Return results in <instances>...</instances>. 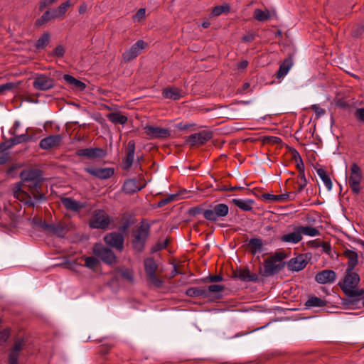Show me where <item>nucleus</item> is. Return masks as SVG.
Segmentation results:
<instances>
[{"label":"nucleus","mask_w":364,"mask_h":364,"mask_svg":"<svg viewBox=\"0 0 364 364\" xmlns=\"http://www.w3.org/2000/svg\"><path fill=\"white\" fill-rule=\"evenodd\" d=\"M21 181L14 184L12 188L14 196L28 208H33L35 203L48 200V186L44 184L46 179L43 171L38 168H27L20 173Z\"/></svg>","instance_id":"f257e3e1"},{"label":"nucleus","mask_w":364,"mask_h":364,"mask_svg":"<svg viewBox=\"0 0 364 364\" xmlns=\"http://www.w3.org/2000/svg\"><path fill=\"white\" fill-rule=\"evenodd\" d=\"M360 278L354 269H346L342 281L338 282V286L346 296L343 299V305L357 306L360 301V297L364 293V289H358Z\"/></svg>","instance_id":"f03ea898"},{"label":"nucleus","mask_w":364,"mask_h":364,"mask_svg":"<svg viewBox=\"0 0 364 364\" xmlns=\"http://www.w3.org/2000/svg\"><path fill=\"white\" fill-rule=\"evenodd\" d=\"M150 235V225L141 224L136 230L132 232V247L136 253L142 252L146 246V242Z\"/></svg>","instance_id":"7ed1b4c3"},{"label":"nucleus","mask_w":364,"mask_h":364,"mask_svg":"<svg viewBox=\"0 0 364 364\" xmlns=\"http://www.w3.org/2000/svg\"><path fill=\"white\" fill-rule=\"evenodd\" d=\"M92 252L96 257L100 258L106 264L112 266L117 262V256L113 250L102 243L95 244Z\"/></svg>","instance_id":"20e7f679"},{"label":"nucleus","mask_w":364,"mask_h":364,"mask_svg":"<svg viewBox=\"0 0 364 364\" xmlns=\"http://www.w3.org/2000/svg\"><path fill=\"white\" fill-rule=\"evenodd\" d=\"M144 265L147 280L156 288L162 287L164 282L156 274L159 266L154 257L146 258L144 260Z\"/></svg>","instance_id":"39448f33"},{"label":"nucleus","mask_w":364,"mask_h":364,"mask_svg":"<svg viewBox=\"0 0 364 364\" xmlns=\"http://www.w3.org/2000/svg\"><path fill=\"white\" fill-rule=\"evenodd\" d=\"M209 207L204 212V218L210 222H216L219 218L226 217L229 213V207L225 203L210 204Z\"/></svg>","instance_id":"423d86ee"},{"label":"nucleus","mask_w":364,"mask_h":364,"mask_svg":"<svg viewBox=\"0 0 364 364\" xmlns=\"http://www.w3.org/2000/svg\"><path fill=\"white\" fill-rule=\"evenodd\" d=\"M111 220L108 214L103 210H95L92 219L89 223L91 228L105 230L110 224Z\"/></svg>","instance_id":"0eeeda50"},{"label":"nucleus","mask_w":364,"mask_h":364,"mask_svg":"<svg viewBox=\"0 0 364 364\" xmlns=\"http://www.w3.org/2000/svg\"><path fill=\"white\" fill-rule=\"evenodd\" d=\"M363 178L362 171L360 166L353 163L350 166V175L348 178L349 186L354 194L360 192V183Z\"/></svg>","instance_id":"6e6552de"},{"label":"nucleus","mask_w":364,"mask_h":364,"mask_svg":"<svg viewBox=\"0 0 364 364\" xmlns=\"http://www.w3.org/2000/svg\"><path fill=\"white\" fill-rule=\"evenodd\" d=\"M270 258H267L264 261V268H259V274L264 277H271L277 274L282 271L286 265V262H280L276 264Z\"/></svg>","instance_id":"1a4fd4ad"},{"label":"nucleus","mask_w":364,"mask_h":364,"mask_svg":"<svg viewBox=\"0 0 364 364\" xmlns=\"http://www.w3.org/2000/svg\"><path fill=\"white\" fill-rule=\"evenodd\" d=\"M53 77L58 79H60L62 77L69 87L74 91H83L87 87L85 82L76 79L70 75L63 74V73L60 71H55L53 74Z\"/></svg>","instance_id":"9d476101"},{"label":"nucleus","mask_w":364,"mask_h":364,"mask_svg":"<svg viewBox=\"0 0 364 364\" xmlns=\"http://www.w3.org/2000/svg\"><path fill=\"white\" fill-rule=\"evenodd\" d=\"M107 151L102 148L94 147L77 149L75 154L90 160L102 159L107 156Z\"/></svg>","instance_id":"9b49d317"},{"label":"nucleus","mask_w":364,"mask_h":364,"mask_svg":"<svg viewBox=\"0 0 364 364\" xmlns=\"http://www.w3.org/2000/svg\"><path fill=\"white\" fill-rule=\"evenodd\" d=\"M213 133L212 131L203 130L198 133L190 135L186 139V142L191 146H201L213 138Z\"/></svg>","instance_id":"f8f14e48"},{"label":"nucleus","mask_w":364,"mask_h":364,"mask_svg":"<svg viewBox=\"0 0 364 364\" xmlns=\"http://www.w3.org/2000/svg\"><path fill=\"white\" fill-rule=\"evenodd\" d=\"M311 257L310 253L300 254L297 257L291 258L289 262H286V264L289 270L299 272L306 267L308 260Z\"/></svg>","instance_id":"ddd939ff"},{"label":"nucleus","mask_w":364,"mask_h":364,"mask_svg":"<svg viewBox=\"0 0 364 364\" xmlns=\"http://www.w3.org/2000/svg\"><path fill=\"white\" fill-rule=\"evenodd\" d=\"M55 80L45 74L37 75L33 82L35 90L46 91L55 87Z\"/></svg>","instance_id":"4468645a"},{"label":"nucleus","mask_w":364,"mask_h":364,"mask_svg":"<svg viewBox=\"0 0 364 364\" xmlns=\"http://www.w3.org/2000/svg\"><path fill=\"white\" fill-rule=\"evenodd\" d=\"M105 242L112 247L122 251L124 249V238L122 233L119 232H112L107 233L104 237Z\"/></svg>","instance_id":"2eb2a0df"},{"label":"nucleus","mask_w":364,"mask_h":364,"mask_svg":"<svg viewBox=\"0 0 364 364\" xmlns=\"http://www.w3.org/2000/svg\"><path fill=\"white\" fill-rule=\"evenodd\" d=\"M232 278L239 279L242 282H260V279L258 275L255 273L250 272L248 267L242 268H237L236 269L232 271Z\"/></svg>","instance_id":"dca6fc26"},{"label":"nucleus","mask_w":364,"mask_h":364,"mask_svg":"<svg viewBox=\"0 0 364 364\" xmlns=\"http://www.w3.org/2000/svg\"><path fill=\"white\" fill-rule=\"evenodd\" d=\"M146 46L147 43L143 40L137 41L129 50H127L123 53V60L125 62H128L136 58L139 55L141 50L144 49Z\"/></svg>","instance_id":"f3484780"},{"label":"nucleus","mask_w":364,"mask_h":364,"mask_svg":"<svg viewBox=\"0 0 364 364\" xmlns=\"http://www.w3.org/2000/svg\"><path fill=\"white\" fill-rule=\"evenodd\" d=\"M25 344L26 343L23 338H18L15 341L13 347L9 353V364H18L20 351L23 348Z\"/></svg>","instance_id":"a211bd4d"},{"label":"nucleus","mask_w":364,"mask_h":364,"mask_svg":"<svg viewBox=\"0 0 364 364\" xmlns=\"http://www.w3.org/2000/svg\"><path fill=\"white\" fill-rule=\"evenodd\" d=\"M62 141L63 137L60 134L50 135L40 141L39 146L42 149L49 150L58 147L61 144Z\"/></svg>","instance_id":"6ab92c4d"},{"label":"nucleus","mask_w":364,"mask_h":364,"mask_svg":"<svg viewBox=\"0 0 364 364\" xmlns=\"http://www.w3.org/2000/svg\"><path fill=\"white\" fill-rule=\"evenodd\" d=\"M85 171L90 175L100 179H108L111 178L114 173V168L87 167L85 168Z\"/></svg>","instance_id":"aec40b11"},{"label":"nucleus","mask_w":364,"mask_h":364,"mask_svg":"<svg viewBox=\"0 0 364 364\" xmlns=\"http://www.w3.org/2000/svg\"><path fill=\"white\" fill-rule=\"evenodd\" d=\"M144 129L145 133L151 139H167L171 136L168 129L154 126H147Z\"/></svg>","instance_id":"412c9836"},{"label":"nucleus","mask_w":364,"mask_h":364,"mask_svg":"<svg viewBox=\"0 0 364 364\" xmlns=\"http://www.w3.org/2000/svg\"><path fill=\"white\" fill-rule=\"evenodd\" d=\"M69 228L65 222H59L57 223H49L47 234H52L59 237H64L68 232Z\"/></svg>","instance_id":"4be33fe9"},{"label":"nucleus","mask_w":364,"mask_h":364,"mask_svg":"<svg viewBox=\"0 0 364 364\" xmlns=\"http://www.w3.org/2000/svg\"><path fill=\"white\" fill-rule=\"evenodd\" d=\"M336 279V274L333 270L324 269L318 272L315 276V280L321 284L333 283Z\"/></svg>","instance_id":"5701e85b"},{"label":"nucleus","mask_w":364,"mask_h":364,"mask_svg":"<svg viewBox=\"0 0 364 364\" xmlns=\"http://www.w3.org/2000/svg\"><path fill=\"white\" fill-rule=\"evenodd\" d=\"M134 153L135 142L134 140H130L127 144L126 157L122 161L124 170H128L132 166Z\"/></svg>","instance_id":"b1692460"},{"label":"nucleus","mask_w":364,"mask_h":364,"mask_svg":"<svg viewBox=\"0 0 364 364\" xmlns=\"http://www.w3.org/2000/svg\"><path fill=\"white\" fill-rule=\"evenodd\" d=\"M60 200L63 206L68 210H71L73 212H80V210L85 207V205L82 203L76 201L72 198L63 197L60 198Z\"/></svg>","instance_id":"393cba45"},{"label":"nucleus","mask_w":364,"mask_h":364,"mask_svg":"<svg viewBox=\"0 0 364 364\" xmlns=\"http://www.w3.org/2000/svg\"><path fill=\"white\" fill-rule=\"evenodd\" d=\"M343 255L348 259L346 269H354L358 264V253L353 250L346 249L343 253Z\"/></svg>","instance_id":"a878e982"},{"label":"nucleus","mask_w":364,"mask_h":364,"mask_svg":"<svg viewBox=\"0 0 364 364\" xmlns=\"http://www.w3.org/2000/svg\"><path fill=\"white\" fill-rule=\"evenodd\" d=\"M293 65V60L291 55H289L288 58H286L283 62L281 63L279 70L276 74V77L279 79L287 74L290 68Z\"/></svg>","instance_id":"bb28decb"},{"label":"nucleus","mask_w":364,"mask_h":364,"mask_svg":"<svg viewBox=\"0 0 364 364\" xmlns=\"http://www.w3.org/2000/svg\"><path fill=\"white\" fill-rule=\"evenodd\" d=\"M141 189V187L137 186L135 179H127L124 181L122 186V191L129 195H132Z\"/></svg>","instance_id":"cd10ccee"},{"label":"nucleus","mask_w":364,"mask_h":364,"mask_svg":"<svg viewBox=\"0 0 364 364\" xmlns=\"http://www.w3.org/2000/svg\"><path fill=\"white\" fill-rule=\"evenodd\" d=\"M250 252L255 255L257 252H262L263 250V242L262 239L254 237L251 238L248 242Z\"/></svg>","instance_id":"c85d7f7f"},{"label":"nucleus","mask_w":364,"mask_h":364,"mask_svg":"<svg viewBox=\"0 0 364 364\" xmlns=\"http://www.w3.org/2000/svg\"><path fill=\"white\" fill-rule=\"evenodd\" d=\"M181 92V90L177 87H170L163 90L162 95L164 98L177 100L182 96Z\"/></svg>","instance_id":"c756f323"},{"label":"nucleus","mask_w":364,"mask_h":364,"mask_svg":"<svg viewBox=\"0 0 364 364\" xmlns=\"http://www.w3.org/2000/svg\"><path fill=\"white\" fill-rule=\"evenodd\" d=\"M107 117L114 124H124L128 120L127 117L122 114L120 112L109 113L107 114Z\"/></svg>","instance_id":"7c9ffc66"},{"label":"nucleus","mask_w":364,"mask_h":364,"mask_svg":"<svg viewBox=\"0 0 364 364\" xmlns=\"http://www.w3.org/2000/svg\"><path fill=\"white\" fill-rule=\"evenodd\" d=\"M232 203L243 211H250L252 210V205L255 203L253 200L248 199L247 200L234 198Z\"/></svg>","instance_id":"2f4dec72"},{"label":"nucleus","mask_w":364,"mask_h":364,"mask_svg":"<svg viewBox=\"0 0 364 364\" xmlns=\"http://www.w3.org/2000/svg\"><path fill=\"white\" fill-rule=\"evenodd\" d=\"M302 239L301 235H300L299 230L284 235L280 237V240L284 242H291L298 243Z\"/></svg>","instance_id":"473e14b6"},{"label":"nucleus","mask_w":364,"mask_h":364,"mask_svg":"<svg viewBox=\"0 0 364 364\" xmlns=\"http://www.w3.org/2000/svg\"><path fill=\"white\" fill-rule=\"evenodd\" d=\"M296 162V168L299 171V176L298 177H299L301 179H304V183H301L299 186V189H298V192H301L304 188V187L307 185V180L305 177V174H304V162H303V160L302 159L301 160H298V161H295Z\"/></svg>","instance_id":"72a5a7b5"},{"label":"nucleus","mask_w":364,"mask_h":364,"mask_svg":"<svg viewBox=\"0 0 364 364\" xmlns=\"http://www.w3.org/2000/svg\"><path fill=\"white\" fill-rule=\"evenodd\" d=\"M326 305V301L321 299L316 296H309L305 303L306 308L310 307H323Z\"/></svg>","instance_id":"f704fd0d"},{"label":"nucleus","mask_w":364,"mask_h":364,"mask_svg":"<svg viewBox=\"0 0 364 364\" xmlns=\"http://www.w3.org/2000/svg\"><path fill=\"white\" fill-rule=\"evenodd\" d=\"M208 291L205 288L190 287L186 291V294L190 297L203 296L207 298Z\"/></svg>","instance_id":"c9c22d12"},{"label":"nucleus","mask_w":364,"mask_h":364,"mask_svg":"<svg viewBox=\"0 0 364 364\" xmlns=\"http://www.w3.org/2000/svg\"><path fill=\"white\" fill-rule=\"evenodd\" d=\"M225 289V286L220 284H211L209 285L206 291H208L207 298L210 296L212 293H215V299H220L223 297L222 294L220 293L222 291Z\"/></svg>","instance_id":"e433bc0d"},{"label":"nucleus","mask_w":364,"mask_h":364,"mask_svg":"<svg viewBox=\"0 0 364 364\" xmlns=\"http://www.w3.org/2000/svg\"><path fill=\"white\" fill-rule=\"evenodd\" d=\"M295 230H299L300 235L304 234L311 237L320 235V231L317 228L311 226H298Z\"/></svg>","instance_id":"4c0bfd02"},{"label":"nucleus","mask_w":364,"mask_h":364,"mask_svg":"<svg viewBox=\"0 0 364 364\" xmlns=\"http://www.w3.org/2000/svg\"><path fill=\"white\" fill-rule=\"evenodd\" d=\"M50 40V35L48 32H45L36 41L35 47L37 50L44 49L49 43Z\"/></svg>","instance_id":"58836bf2"},{"label":"nucleus","mask_w":364,"mask_h":364,"mask_svg":"<svg viewBox=\"0 0 364 364\" xmlns=\"http://www.w3.org/2000/svg\"><path fill=\"white\" fill-rule=\"evenodd\" d=\"M31 136L28 135L27 134H23L18 136H16L14 137H12L9 139L8 141L9 142V146L12 147L13 146L22 143V142H27L31 141Z\"/></svg>","instance_id":"ea45409f"},{"label":"nucleus","mask_w":364,"mask_h":364,"mask_svg":"<svg viewBox=\"0 0 364 364\" xmlns=\"http://www.w3.org/2000/svg\"><path fill=\"white\" fill-rule=\"evenodd\" d=\"M32 225L37 228L38 230H42L46 233L48 228H49V223H46L42 218L35 216L32 219Z\"/></svg>","instance_id":"a19ab883"},{"label":"nucleus","mask_w":364,"mask_h":364,"mask_svg":"<svg viewBox=\"0 0 364 364\" xmlns=\"http://www.w3.org/2000/svg\"><path fill=\"white\" fill-rule=\"evenodd\" d=\"M262 198L266 200H274V201H280V200H287L289 198V193H286L281 195H273L270 193H263L262 195Z\"/></svg>","instance_id":"79ce46f5"},{"label":"nucleus","mask_w":364,"mask_h":364,"mask_svg":"<svg viewBox=\"0 0 364 364\" xmlns=\"http://www.w3.org/2000/svg\"><path fill=\"white\" fill-rule=\"evenodd\" d=\"M317 173L321 178V179L323 181L324 184L326 185L327 189L328 191L331 190L332 188V182L331 179L329 177V176L327 174L326 171L323 168H318L317 169Z\"/></svg>","instance_id":"37998d69"},{"label":"nucleus","mask_w":364,"mask_h":364,"mask_svg":"<svg viewBox=\"0 0 364 364\" xmlns=\"http://www.w3.org/2000/svg\"><path fill=\"white\" fill-rule=\"evenodd\" d=\"M85 266L92 270H96L100 265V261L95 257H87L85 259Z\"/></svg>","instance_id":"c03bdc74"},{"label":"nucleus","mask_w":364,"mask_h":364,"mask_svg":"<svg viewBox=\"0 0 364 364\" xmlns=\"http://www.w3.org/2000/svg\"><path fill=\"white\" fill-rule=\"evenodd\" d=\"M230 11L229 4H223L215 6L212 10V15L215 16H220L223 13H228Z\"/></svg>","instance_id":"a18cd8bd"},{"label":"nucleus","mask_w":364,"mask_h":364,"mask_svg":"<svg viewBox=\"0 0 364 364\" xmlns=\"http://www.w3.org/2000/svg\"><path fill=\"white\" fill-rule=\"evenodd\" d=\"M52 20L50 16V11L49 10L43 13L41 18H38L35 22V26L41 27L45 23Z\"/></svg>","instance_id":"49530a36"},{"label":"nucleus","mask_w":364,"mask_h":364,"mask_svg":"<svg viewBox=\"0 0 364 364\" xmlns=\"http://www.w3.org/2000/svg\"><path fill=\"white\" fill-rule=\"evenodd\" d=\"M170 241L171 240H170L169 237H167L164 241V242H161L160 241H159L154 246L151 247V253L153 254V253L157 252L159 251H161L164 249H166L167 247V246L168 245V244L170 243Z\"/></svg>","instance_id":"de8ad7c7"},{"label":"nucleus","mask_w":364,"mask_h":364,"mask_svg":"<svg viewBox=\"0 0 364 364\" xmlns=\"http://www.w3.org/2000/svg\"><path fill=\"white\" fill-rule=\"evenodd\" d=\"M269 13L267 11H264L261 9H255L254 12V18L259 21H264L269 18Z\"/></svg>","instance_id":"09e8293b"},{"label":"nucleus","mask_w":364,"mask_h":364,"mask_svg":"<svg viewBox=\"0 0 364 364\" xmlns=\"http://www.w3.org/2000/svg\"><path fill=\"white\" fill-rule=\"evenodd\" d=\"M262 142L269 144H279L282 143V139L277 136H265L262 139Z\"/></svg>","instance_id":"8fccbe9b"},{"label":"nucleus","mask_w":364,"mask_h":364,"mask_svg":"<svg viewBox=\"0 0 364 364\" xmlns=\"http://www.w3.org/2000/svg\"><path fill=\"white\" fill-rule=\"evenodd\" d=\"M178 194L169 195L168 197L164 198V199L161 200L160 201H159L158 203L156 204V207L161 208V207L167 205L168 203L174 200L178 197Z\"/></svg>","instance_id":"3c124183"},{"label":"nucleus","mask_w":364,"mask_h":364,"mask_svg":"<svg viewBox=\"0 0 364 364\" xmlns=\"http://www.w3.org/2000/svg\"><path fill=\"white\" fill-rule=\"evenodd\" d=\"M203 282L208 283H215L219 282L223 280V277L222 275H209L208 277L203 278L201 279Z\"/></svg>","instance_id":"603ef678"},{"label":"nucleus","mask_w":364,"mask_h":364,"mask_svg":"<svg viewBox=\"0 0 364 364\" xmlns=\"http://www.w3.org/2000/svg\"><path fill=\"white\" fill-rule=\"evenodd\" d=\"M206 210V209H204L203 208V205H198L195 207H192L188 210V214L193 216L203 214L204 215V212Z\"/></svg>","instance_id":"864d4df0"},{"label":"nucleus","mask_w":364,"mask_h":364,"mask_svg":"<svg viewBox=\"0 0 364 364\" xmlns=\"http://www.w3.org/2000/svg\"><path fill=\"white\" fill-rule=\"evenodd\" d=\"M287 257V255L283 252H277L274 253V255L269 257L272 261L274 262H284L283 259H285Z\"/></svg>","instance_id":"5fc2aeb1"},{"label":"nucleus","mask_w":364,"mask_h":364,"mask_svg":"<svg viewBox=\"0 0 364 364\" xmlns=\"http://www.w3.org/2000/svg\"><path fill=\"white\" fill-rule=\"evenodd\" d=\"M364 34V25H357L352 30V36L358 38Z\"/></svg>","instance_id":"6e6d98bb"},{"label":"nucleus","mask_w":364,"mask_h":364,"mask_svg":"<svg viewBox=\"0 0 364 364\" xmlns=\"http://www.w3.org/2000/svg\"><path fill=\"white\" fill-rule=\"evenodd\" d=\"M72 4L70 3V0H68L61 4L58 7V12L60 14V15L63 17L65 14L66 13L68 9L71 6Z\"/></svg>","instance_id":"4d7b16f0"},{"label":"nucleus","mask_w":364,"mask_h":364,"mask_svg":"<svg viewBox=\"0 0 364 364\" xmlns=\"http://www.w3.org/2000/svg\"><path fill=\"white\" fill-rule=\"evenodd\" d=\"M18 85L14 82H6L5 84L0 85V93H2L6 90H11L17 88Z\"/></svg>","instance_id":"13d9d810"},{"label":"nucleus","mask_w":364,"mask_h":364,"mask_svg":"<svg viewBox=\"0 0 364 364\" xmlns=\"http://www.w3.org/2000/svg\"><path fill=\"white\" fill-rule=\"evenodd\" d=\"M132 222L129 220L126 219L123 220L122 223L119 227V232L123 235V233L126 232L127 230L130 228Z\"/></svg>","instance_id":"bf43d9fd"},{"label":"nucleus","mask_w":364,"mask_h":364,"mask_svg":"<svg viewBox=\"0 0 364 364\" xmlns=\"http://www.w3.org/2000/svg\"><path fill=\"white\" fill-rule=\"evenodd\" d=\"M65 54V48L62 45H58L53 50V55L57 58H62Z\"/></svg>","instance_id":"052dcab7"},{"label":"nucleus","mask_w":364,"mask_h":364,"mask_svg":"<svg viewBox=\"0 0 364 364\" xmlns=\"http://www.w3.org/2000/svg\"><path fill=\"white\" fill-rule=\"evenodd\" d=\"M58 0H41L39 2V10L43 11L46 7L55 3Z\"/></svg>","instance_id":"680f3d73"},{"label":"nucleus","mask_w":364,"mask_h":364,"mask_svg":"<svg viewBox=\"0 0 364 364\" xmlns=\"http://www.w3.org/2000/svg\"><path fill=\"white\" fill-rule=\"evenodd\" d=\"M243 189H244V188L242 186H235L228 187L226 186H223L219 188V191H241Z\"/></svg>","instance_id":"e2e57ef3"},{"label":"nucleus","mask_w":364,"mask_h":364,"mask_svg":"<svg viewBox=\"0 0 364 364\" xmlns=\"http://www.w3.org/2000/svg\"><path fill=\"white\" fill-rule=\"evenodd\" d=\"M287 148L289 149V152L291 154L292 159H294L295 161L301 159V157L296 149H295L294 148L290 147V146H287Z\"/></svg>","instance_id":"0e129e2a"},{"label":"nucleus","mask_w":364,"mask_h":364,"mask_svg":"<svg viewBox=\"0 0 364 364\" xmlns=\"http://www.w3.org/2000/svg\"><path fill=\"white\" fill-rule=\"evenodd\" d=\"M121 275L123 278H124L130 282L133 281V274H132V272L128 269L122 270L121 272Z\"/></svg>","instance_id":"69168bd1"},{"label":"nucleus","mask_w":364,"mask_h":364,"mask_svg":"<svg viewBox=\"0 0 364 364\" xmlns=\"http://www.w3.org/2000/svg\"><path fill=\"white\" fill-rule=\"evenodd\" d=\"M10 336V331L9 329H4L0 332V341L6 342Z\"/></svg>","instance_id":"338daca9"},{"label":"nucleus","mask_w":364,"mask_h":364,"mask_svg":"<svg viewBox=\"0 0 364 364\" xmlns=\"http://www.w3.org/2000/svg\"><path fill=\"white\" fill-rule=\"evenodd\" d=\"M355 115L358 120L364 122V107L357 109Z\"/></svg>","instance_id":"774afa93"}]
</instances>
